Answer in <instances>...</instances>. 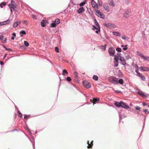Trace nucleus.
<instances>
[{
  "label": "nucleus",
  "instance_id": "obj_1",
  "mask_svg": "<svg viewBox=\"0 0 149 149\" xmlns=\"http://www.w3.org/2000/svg\"><path fill=\"white\" fill-rule=\"evenodd\" d=\"M8 6L10 9L11 13H12L13 10H15L17 5L15 1H12L11 3L8 5Z\"/></svg>",
  "mask_w": 149,
  "mask_h": 149
},
{
  "label": "nucleus",
  "instance_id": "obj_2",
  "mask_svg": "<svg viewBox=\"0 0 149 149\" xmlns=\"http://www.w3.org/2000/svg\"><path fill=\"white\" fill-rule=\"evenodd\" d=\"M109 81L110 82L114 84H118V79L113 77H112L109 78Z\"/></svg>",
  "mask_w": 149,
  "mask_h": 149
},
{
  "label": "nucleus",
  "instance_id": "obj_3",
  "mask_svg": "<svg viewBox=\"0 0 149 149\" xmlns=\"http://www.w3.org/2000/svg\"><path fill=\"white\" fill-rule=\"evenodd\" d=\"M95 14L98 17L102 18H104V15L100 11L98 10H95Z\"/></svg>",
  "mask_w": 149,
  "mask_h": 149
},
{
  "label": "nucleus",
  "instance_id": "obj_4",
  "mask_svg": "<svg viewBox=\"0 0 149 149\" xmlns=\"http://www.w3.org/2000/svg\"><path fill=\"white\" fill-rule=\"evenodd\" d=\"M104 25L107 27L109 28H115L116 27V25L114 24L110 23H105Z\"/></svg>",
  "mask_w": 149,
  "mask_h": 149
},
{
  "label": "nucleus",
  "instance_id": "obj_5",
  "mask_svg": "<svg viewBox=\"0 0 149 149\" xmlns=\"http://www.w3.org/2000/svg\"><path fill=\"white\" fill-rule=\"evenodd\" d=\"M131 12L130 11H126L123 14V17L125 18H127L130 17L131 16Z\"/></svg>",
  "mask_w": 149,
  "mask_h": 149
},
{
  "label": "nucleus",
  "instance_id": "obj_6",
  "mask_svg": "<svg viewBox=\"0 0 149 149\" xmlns=\"http://www.w3.org/2000/svg\"><path fill=\"white\" fill-rule=\"evenodd\" d=\"M115 49L113 48H110L109 49V52L110 56H113L115 53Z\"/></svg>",
  "mask_w": 149,
  "mask_h": 149
},
{
  "label": "nucleus",
  "instance_id": "obj_7",
  "mask_svg": "<svg viewBox=\"0 0 149 149\" xmlns=\"http://www.w3.org/2000/svg\"><path fill=\"white\" fill-rule=\"evenodd\" d=\"M83 84L84 86L86 88H88L91 87V85L88 82L83 81Z\"/></svg>",
  "mask_w": 149,
  "mask_h": 149
},
{
  "label": "nucleus",
  "instance_id": "obj_8",
  "mask_svg": "<svg viewBox=\"0 0 149 149\" xmlns=\"http://www.w3.org/2000/svg\"><path fill=\"white\" fill-rule=\"evenodd\" d=\"M136 90L137 91L138 94L140 95L142 97H144L146 96V94H145L143 92L138 88H137L136 89Z\"/></svg>",
  "mask_w": 149,
  "mask_h": 149
},
{
  "label": "nucleus",
  "instance_id": "obj_9",
  "mask_svg": "<svg viewBox=\"0 0 149 149\" xmlns=\"http://www.w3.org/2000/svg\"><path fill=\"white\" fill-rule=\"evenodd\" d=\"M119 60L122 65H125L126 64V61L123 57H120Z\"/></svg>",
  "mask_w": 149,
  "mask_h": 149
},
{
  "label": "nucleus",
  "instance_id": "obj_10",
  "mask_svg": "<svg viewBox=\"0 0 149 149\" xmlns=\"http://www.w3.org/2000/svg\"><path fill=\"white\" fill-rule=\"evenodd\" d=\"M121 107L125 109H127L129 108V106L126 104L122 102H121Z\"/></svg>",
  "mask_w": 149,
  "mask_h": 149
},
{
  "label": "nucleus",
  "instance_id": "obj_11",
  "mask_svg": "<svg viewBox=\"0 0 149 149\" xmlns=\"http://www.w3.org/2000/svg\"><path fill=\"white\" fill-rule=\"evenodd\" d=\"M91 4L92 6L95 8H98V5L97 3L95 2L94 1H91Z\"/></svg>",
  "mask_w": 149,
  "mask_h": 149
},
{
  "label": "nucleus",
  "instance_id": "obj_12",
  "mask_svg": "<svg viewBox=\"0 0 149 149\" xmlns=\"http://www.w3.org/2000/svg\"><path fill=\"white\" fill-rule=\"evenodd\" d=\"M104 8V9L107 11H109L110 10L108 6V5L107 3H104L103 4V6Z\"/></svg>",
  "mask_w": 149,
  "mask_h": 149
},
{
  "label": "nucleus",
  "instance_id": "obj_13",
  "mask_svg": "<svg viewBox=\"0 0 149 149\" xmlns=\"http://www.w3.org/2000/svg\"><path fill=\"white\" fill-rule=\"evenodd\" d=\"M141 70L145 71H149V68L141 66L140 67Z\"/></svg>",
  "mask_w": 149,
  "mask_h": 149
},
{
  "label": "nucleus",
  "instance_id": "obj_14",
  "mask_svg": "<svg viewBox=\"0 0 149 149\" xmlns=\"http://www.w3.org/2000/svg\"><path fill=\"white\" fill-rule=\"evenodd\" d=\"M119 116L120 120L126 117V116L124 114H121L120 112H119Z\"/></svg>",
  "mask_w": 149,
  "mask_h": 149
},
{
  "label": "nucleus",
  "instance_id": "obj_15",
  "mask_svg": "<svg viewBox=\"0 0 149 149\" xmlns=\"http://www.w3.org/2000/svg\"><path fill=\"white\" fill-rule=\"evenodd\" d=\"M108 2L109 5L113 7L114 6L115 4L113 0H108Z\"/></svg>",
  "mask_w": 149,
  "mask_h": 149
},
{
  "label": "nucleus",
  "instance_id": "obj_16",
  "mask_svg": "<svg viewBox=\"0 0 149 149\" xmlns=\"http://www.w3.org/2000/svg\"><path fill=\"white\" fill-rule=\"evenodd\" d=\"M85 10L83 7H80L79 10H77V12L78 13H80L83 12Z\"/></svg>",
  "mask_w": 149,
  "mask_h": 149
},
{
  "label": "nucleus",
  "instance_id": "obj_17",
  "mask_svg": "<svg viewBox=\"0 0 149 149\" xmlns=\"http://www.w3.org/2000/svg\"><path fill=\"white\" fill-rule=\"evenodd\" d=\"M10 22V21L9 20H7L6 21H5L1 22V25H6V24H8Z\"/></svg>",
  "mask_w": 149,
  "mask_h": 149
},
{
  "label": "nucleus",
  "instance_id": "obj_18",
  "mask_svg": "<svg viewBox=\"0 0 149 149\" xmlns=\"http://www.w3.org/2000/svg\"><path fill=\"white\" fill-rule=\"evenodd\" d=\"M21 23V22L19 21H17L14 22L13 24V27L14 28L16 27L17 26Z\"/></svg>",
  "mask_w": 149,
  "mask_h": 149
},
{
  "label": "nucleus",
  "instance_id": "obj_19",
  "mask_svg": "<svg viewBox=\"0 0 149 149\" xmlns=\"http://www.w3.org/2000/svg\"><path fill=\"white\" fill-rule=\"evenodd\" d=\"M106 45H104L100 46H99V47L102 50L105 51L106 50Z\"/></svg>",
  "mask_w": 149,
  "mask_h": 149
},
{
  "label": "nucleus",
  "instance_id": "obj_20",
  "mask_svg": "<svg viewBox=\"0 0 149 149\" xmlns=\"http://www.w3.org/2000/svg\"><path fill=\"white\" fill-rule=\"evenodd\" d=\"M93 141H92L91 142V143L90 144L89 143V141H88L87 143L88 145V146H87V148H91V146H92V145H93Z\"/></svg>",
  "mask_w": 149,
  "mask_h": 149
},
{
  "label": "nucleus",
  "instance_id": "obj_21",
  "mask_svg": "<svg viewBox=\"0 0 149 149\" xmlns=\"http://www.w3.org/2000/svg\"><path fill=\"white\" fill-rule=\"evenodd\" d=\"M113 35L118 36V37H120L121 36L120 34L118 32H113Z\"/></svg>",
  "mask_w": 149,
  "mask_h": 149
},
{
  "label": "nucleus",
  "instance_id": "obj_22",
  "mask_svg": "<svg viewBox=\"0 0 149 149\" xmlns=\"http://www.w3.org/2000/svg\"><path fill=\"white\" fill-rule=\"evenodd\" d=\"M94 22L95 23V25L97 26V28H98V29H100V26H99V24L98 22H97L96 19H94Z\"/></svg>",
  "mask_w": 149,
  "mask_h": 149
},
{
  "label": "nucleus",
  "instance_id": "obj_23",
  "mask_svg": "<svg viewBox=\"0 0 149 149\" xmlns=\"http://www.w3.org/2000/svg\"><path fill=\"white\" fill-rule=\"evenodd\" d=\"M121 102H116L115 103V105L116 107H121Z\"/></svg>",
  "mask_w": 149,
  "mask_h": 149
},
{
  "label": "nucleus",
  "instance_id": "obj_24",
  "mask_svg": "<svg viewBox=\"0 0 149 149\" xmlns=\"http://www.w3.org/2000/svg\"><path fill=\"white\" fill-rule=\"evenodd\" d=\"M0 40L3 43H5L7 41L6 38H0Z\"/></svg>",
  "mask_w": 149,
  "mask_h": 149
},
{
  "label": "nucleus",
  "instance_id": "obj_25",
  "mask_svg": "<svg viewBox=\"0 0 149 149\" xmlns=\"http://www.w3.org/2000/svg\"><path fill=\"white\" fill-rule=\"evenodd\" d=\"M123 80L122 79H118V84L119 83L120 84L122 85L123 84Z\"/></svg>",
  "mask_w": 149,
  "mask_h": 149
},
{
  "label": "nucleus",
  "instance_id": "obj_26",
  "mask_svg": "<svg viewBox=\"0 0 149 149\" xmlns=\"http://www.w3.org/2000/svg\"><path fill=\"white\" fill-rule=\"evenodd\" d=\"M68 74V73L67 71V70L65 69H64L62 71V74L63 76H65V74Z\"/></svg>",
  "mask_w": 149,
  "mask_h": 149
},
{
  "label": "nucleus",
  "instance_id": "obj_27",
  "mask_svg": "<svg viewBox=\"0 0 149 149\" xmlns=\"http://www.w3.org/2000/svg\"><path fill=\"white\" fill-rule=\"evenodd\" d=\"M142 58H143V59L145 60L149 61V57L148 56L143 55Z\"/></svg>",
  "mask_w": 149,
  "mask_h": 149
},
{
  "label": "nucleus",
  "instance_id": "obj_28",
  "mask_svg": "<svg viewBox=\"0 0 149 149\" xmlns=\"http://www.w3.org/2000/svg\"><path fill=\"white\" fill-rule=\"evenodd\" d=\"M54 22L57 24V25L59 24L60 22L59 19L58 18L56 19Z\"/></svg>",
  "mask_w": 149,
  "mask_h": 149
},
{
  "label": "nucleus",
  "instance_id": "obj_29",
  "mask_svg": "<svg viewBox=\"0 0 149 149\" xmlns=\"http://www.w3.org/2000/svg\"><path fill=\"white\" fill-rule=\"evenodd\" d=\"M119 59V58L118 56L115 55L114 56V61H118V59Z\"/></svg>",
  "mask_w": 149,
  "mask_h": 149
},
{
  "label": "nucleus",
  "instance_id": "obj_30",
  "mask_svg": "<svg viewBox=\"0 0 149 149\" xmlns=\"http://www.w3.org/2000/svg\"><path fill=\"white\" fill-rule=\"evenodd\" d=\"M19 33L20 34H22V35L20 36L21 37L22 36V35H25L26 34V32L24 31H21Z\"/></svg>",
  "mask_w": 149,
  "mask_h": 149
},
{
  "label": "nucleus",
  "instance_id": "obj_31",
  "mask_svg": "<svg viewBox=\"0 0 149 149\" xmlns=\"http://www.w3.org/2000/svg\"><path fill=\"white\" fill-rule=\"evenodd\" d=\"M45 21L44 20H42L41 22V24L42 27H44L45 26Z\"/></svg>",
  "mask_w": 149,
  "mask_h": 149
},
{
  "label": "nucleus",
  "instance_id": "obj_32",
  "mask_svg": "<svg viewBox=\"0 0 149 149\" xmlns=\"http://www.w3.org/2000/svg\"><path fill=\"white\" fill-rule=\"evenodd\" d=\"M137 53L139 56H140L142 58L143 57V55L142 53H141L139 51L137 52Z\"/></svg>",
  "mask_w": 149,
  "mask_h": 149
},
{
  "label": "nucleus",
  "instance_id": "obj_33",
  "mask_svg": "<svg viewBox=\"0 0 149 149\" xmlns=\"http://www.w3.org/2000/svg\"><path fill=\"white\" fill-rule=\"evenodd\" d=\"M93 99V101L94 102H93V104H95V102L98 101L100 100V99L98 98H94Z\"/></svg>",
  "mask_w": 149,
  "mask_h": 149
},
{
  "label": "nucleus",
  "instance_id": "obj_34",
  "mask_svg": "<svg viewBox=\"0 0 149 149\" xmlns=\"http://www.w3.org/2000/svg\"><path fill=\"white\" fill-rule=\"evenodd\" d=\"M114 67H117L118 66V61H114Z\"/></svg>",
  "mask_w": 149,
  "mask_h": 149
},
{
  "label": "nucleus",
  "instance_id": "obj_35",
  "mask_svg": "<svg viewBox=\"0 0 149 149\" xmlns=\"http://www.w3.org/2000/svg\"><path fill=\"white\" fill-rule=\"evenodd\" d=\"M93 78L95 81H97L98 79V77L96 75H94L93 77Z\"/></svg>",
  "mask_w": 149,
  "mask_h": 149
},
{
  "label": "nucleus",
  "instance_id": "obj_36",
  "mask_svg": "<svg viewBox=\"0 0 149 149\" xmlns=\"http://www.w3.org/2000/svg\"><path fill=\"white\" fill-rule=\"evenodd\" d=\"M6 5V3L5 2H2L0 4V6L1 8H2L3 6H5Z\"/></svg>",
  "mask_w": 149,
  "mask_h": 149
},
{
  "label": "nucleus",
  "instance_id": "obj_37",
  "mask_svg": "<svg viewBox=\"0 0 149 149\" xmlns=\"http://www.w3.org/2000/svg\"><path fill=\"white\" fill-rule=\"evenodd\" d=\"M57 24L54 22L51 24V26L53 27H56Z\"/></svg>",
  "mask_w": 149,
  "mask_h": 149
},
{
  "label": "nucleus",
  "instance_id": "obj_38",
  "mask_svg": "<svg viewBox=\"0 0 149 149\" xmlns=\"http://www.w3.org/2000/svg\"><path fill=\"white\" fill-rule=\"evenodd\" d=\"M24 44L25 45L26 47H28L29 46V43L27 41H24Z\"/></svg>",
  "mask_w": 149,
  "mask_h": 149
},
{
  "label": "nucleus",
  "instance_id": "obj_39",
  "mask_svg": "<svg viewBox=\"0 0 149 149\" xmlns=\"http://www.w3.org/2000/svg\"><path fill=\"white\" fill-rule=\"evenodd\" d=\"M135 72L137 74L139 72L138 67L137 65L136 67Z\"/></svg>",
  "mask_w": 149,
  "mask_h": 149
},
{
  "label": "nucleus",
  "instance_id": "obj_40",
  "mask_svg": "<svg viewBox=\"0 0 149 149\" xmlns=\"http://www.w3.org/2000/svg\"><path fill=\"white\" fill-rule=\"evenodd\" d=\"M98 2L99 5L102 6V1L101 0H98Z\"/></svg>",
  "mask_w": 149,
  "mask_h": 149
},
{
  "label": "nucleus",
  "instance_id": "obj_41",
  "mask_svg": "<svg viewBox=\"0 0 149 149\" xmlns=\"http://www.w3.org/2000/svg\"><path fill=\"white\" fill-rule=\"evenodd\" d=\"M17 113H18V116L20 117H21L22 116V114L19 111H18Z\"/></svg>",
  "mask_w": 149,
  "mask_h": 149
},
{
  "label": "nucleus",
  "instance_id": "obj_42",
  "mask_svg": "<svg viewBox=\"0 0 149 149\" xmlns=\"http://www.w3.org/2000/svg\"><path fill=\"white\" fill-rule=\"evenodd\" d=\"M140 77L141 78V79L142 80H143V81H144L145 80L146 78H145V77L144 76L142 75Z\"/></svg>",
  "mask_w": 149,
  "mask_h": 149
},
{
  "label": "nucleus",
  "instance_id": "obj_43",
  "mask_svg": "<svg viewBox=\"0 0 149 149\" xmlns=\"http://www.w3.org/2000/svg\"><path fill=\"white\" fill-rule=\"evenodd\" d=\"M116 50L119 52H120L121 51V49L120 48L118 47L116 48Z\"/></svg>",
  "mask_w": 149,
  "mask_h": 149
},
{
  "label": "nucleus",
  "instance_id": "obj_44",
  "mask_svg": "<svg viewBox=\"0 0 149 149\" xmlns=\"http://www.w3.org/2000/svg\"><path fill=\"white\" fill-rule=\"evenodd\" d=\"M85 3H86L85 1L81 2L79 6H83L85 4Z\"/></svg>",
  "mask_w": 149,
  "mask_h": 149
},
{
  "label": "nucleus",
  "instance_id": "obj_45",
  "mask_svg": "<svg viewBox=\"0 0 149 149\" xmlns=\"http://www.w3.org/2000/svg\"><path fill=\"white\" fill-rule=\"evenodd\" d=\"M4 48L7 50L11 52L12 51V50L10 48L8 49L7 48H6L5 46H4Z\"/></svg>",
  "mask_w": 149,
  "mask_h": 149
},
{
  "label": "nucleus",
  "instance_id": "obj_46",
  "mask_svg": "<svg viewBox=\"0 0 149 149\" xmlns=\"http://www.w3.org/2000/svg\"><path fill=\"white\" fill-rule=\"evenodd\" d=\"M55 49L56 52L57 53L59 52V49L57 47H56L55 48Z\"/></svg>",
  "mask_w": 149,
  "mask_h": 149
},
{
  "label": "nucleus",
  "instance_id": "obj_47",
  "mask_svg": "<svg viewBox=\"0 0 149 149\" xmlns=\"http://www.w3.org/2000/svg\"><path fill=\"white\" fill-rule=\"evenodd\" d=\"M67 80L68 81H70L71 80V78L70 77H68L66 78Z\"/></svg>",
  "mask_w": 149,
  "mask_h": 149
},
{
  "label": "nucleus",
  "instance_id": "obj_48",
  "mask_svg": "<svg viewBox=\"0 0 149 149\" xmlns=\"http://www.w3.org/2000/svg\"><path fill=\"white\" fill-rule=\"evenodd\" d=\"M93 30H97V29H97L96 26H93Z\"/></svg>",
  "mask_w": 149,
  "mask_h": 149
},
{
  "label": "nucleus",
  "instance_id": "obj_49",
  "mask_svg": "<svg viewBox=\"0 0 149 149\" xmlns=\"http://www.w3.org/2000/svg\"><path fill=\"white\" fill-rule=\"evenodd\" d=\"M25 129H26V130H28V131L29 132V134H31V132L30 130L29 129L28 127H26V128H25Z\"/></svg>",
  "mask_w": 149,
  "mask_h": 149
},
{
  "label": "nucleus",
  "instance_id": "obj_50",
  "mask_svg": "<svg viewBox=\"0 0 149 149\" xmlns=\"http://www.w3.org/2000/svg\"><path fill=\"white\" fill-rule=\"evenodd\" d=\"M74 74L76 76V77H77L78 76V74L76 72H74Z\"/></svg>",
  "mask_w": 149,
  "mask_h": 149
},
{
  "label": "nucleus",
  "instance_id": "obj_51",
  "mask_svg": "<svg viewBox=\"0 0 149 149\" xmlns=\"http://www.w3.org/2000/svg\"><path fill=\"white\" fill-rule=\"evenodd\" d=\"M123 49L124 50H127V45H125V47H123Z\"/></svg>",
  "mask_w": 149,
  "mask_h": 149
},
{
  "label": "nucleus",
  "instance_id": "obj_52",
  "mask_svg": "<svg viewBox=\"0 0 149 149\" xmlns=\"http://www.w3.org/2000/svg\"><path fill=\"white\" fill-rule=\"evenodd\" d=\"M98 29H97L96 30V31H95L96 33H98L99 31H100V29H98V28H97Z\"/></svg>",
  "mask_w": 149,
  "mask_h": 149
},
{
  "label": "nucleus",
  "instance_id": "obj_53",
  "mask_svg": "<svg viewBox=\"0 0 149 149\" xmlns=\"http://www.w3.org/2000/svg\"><path fill=\"white\" fill-rule=\"evenodd\" d=\"M141 109V108L139 107H136V108H135V109L136 110H139Z\"/></svg>",
  "mask_w": 149,
  "mask_h": 149
},
{
  "label": "nucleus",
  "instance_id": "obj_54",
  "mask_svg": "<svg viewBox=\"0 0 149 149\" xmlns=\"http://www.w3.org/2000/svg\"><path fill=\"white\" fill-rule=\"evenodd\" d=\"M137 74L138 76L140 77L142 75V74L140 73L139 72Z\"/></svg>",
  "mask_w": 149,
  "mask_h": 149
},
{
  "label": "nucleus",
  "instance_id": "obj_55",
  "mask_svg": "<svg viewBox=\"0 0 149 149\" xmlns=\"http://www.w3.org/2000/svg\"><path fill=\"white\" fill-rule=\"evenodd\" d=\"M29 117L28 116H27L26 115H25L24 116V119H27V118Z\"/></svg>",
  "mask_w": 149,
  "mask_h": 149
},
{
  "label": "nucleus",
  "instance_id": "obj_56",
  "mask_svg": "<svg viewBox=\"0 0 149 149\" xmlns=\"http://www.w3.org/2000/svg\"><path fill=\"white\" fill-rule=\"evenodd\" d=\"M118 57L119 58H120V57H122L121 55V54H118Z\"/></svg>",
  "mask_w": 149,
  "mask_h": 149
},
{
  "label": "nucleus",
  "instance_id": "obj_57",
  "mask_svg": "<svg viewBox=\"0 0 149 149\" xmlns=\"http://www.w3.org/2000/svg\"><path fill=\"white\" fill-rule=\"evenodd\" d=\"M12 35L13 36V37H15L16 35L15 33H13L12 34Z\"/></svg>",
  "mask_w": 149,
  "mask_h": 149
},
{
  "label": "nucleus",
  "instance_id": "obj_58",
  "mask_svg": "<svg viewBox=\"0 0 149 149\" xmlns=\"http://www.w3.org/2000/svg\"><path fill=\"white\" fill-rule=\"evenodd\" d=\"M117 93H121V91H117V90H114Z\"/></svg>",
  "mask_w": 149,
  "mask_h": 149
},
{
  "label": "nucleus",
  "instance_id": "obj_59",
  "mask_svg": "<svg viewBox=\"0 0 149 149\" xmlns=\"http://www.w3.org/2000/svg\"><path fill=\"white\" fill-rule=\"evenodd\" d=\"M143 106H145L147 105V104L146 103L144 102L143 103Z\"/></svg>",
  "mask_w": 149,
  "mask_h": 149
},
{
  "label": "nucleus",
  "instance_id": "obj_60",
  "mask_svg": "<svg viewBox=\"0 0 149 149\" xmlns=\"http://www.w3.org/2000/svg\"><path fill=\"white\" fill-rule=\"evenodd\" d=\"M3 62L2 61L0 62V64L1 65H3Z\"/></svg>",
  "mask_w": 149,
  "mask_h": 149
},
{
  "label": "nucleus",
  "instance_id": "obj_61",
  "mask_svg": "<svg viewBox=\"0 0 149 149\" xmlns=\"http://www.w3.org/2000/svg\"><path fill=\"white\" fill-rule=\"evenodd\" d=\"M32 17L33 18H36V16L34 15H33Z\"/></svg>",
  "mask_w": 149,
  "mask_h": 149
},
{
  "label": "nucleus",
  "instance_id": "obj_62",
  "mask_svg": "<svg viewBox=\"0 0 149 149\" xmlns=\"http://www.w3.org/2000/svg\"><path fill=\"white\" fill-rule=\"evenodd\" d=\"M3 36H2V34L1 33H0V37H3Z\"/></svg>",
  "mask_w": 149,
  "mask_h": 149
},
{
  "label": "nucleus",
  "instance_id": "obj_63",
  "mask_svg": "<svg viewBox=\"0 0 149 149\" xmlns=\"http://www.w3.org/2000/svg\"><path fill=\"white\" fill-rule=\"evenodd\" d=\"M143 111L144 112H147L148 111V110H147V109H145Z\"/></svg>",
  "mask_w": 149,
  "mask_h": 149
},
{
  "label": "nucleus",
  "instance_id": "obj_64",
  "mask_svg": "<svg viewBox=\"0 0 149 149\" xmlns=\"http://www.w3.org/2000/svg\"><path fill=\"white\" fill-rule=\"evenodd\" d=\"M129 57V56H126V59H128Z\"/></svg>",
  "mask_w": 149,
  "mask_h": 149
}]
</instances>
